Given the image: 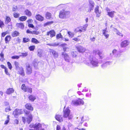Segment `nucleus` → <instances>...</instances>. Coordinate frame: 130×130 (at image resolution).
Returning <instances> with one entry per match:
<instances>
[{"instance_id": "f257e3e1", "label": "nucleus", "mask_w": 130, "mask_h": 130, "mask_svg": "<svg viewBox=\"0 0 130 130\" xmlns=\"http://www.w3.org/2000/svg\"><path fill=\"white\" fill-rule=\"evenodd\" d=\"M21 89L25 92L31 94L32 92V89L30 87H27L24 84H22L21 86Z\"/></svg>"}, {"instance_id": "f03ea898", "label": "nucleus", "mask_w": 130, "mask_h": 130, "mask_svg": "<svg viewBox=\"0 0 130 130\" xmlns=\"http://www.w3.org/2000/svg\"><path fill=\"white\" fill-rule=\"evenodd\" d=\"M84 104L83 101L82 99H78L76 100H73L71 103L72 105L75 106L83 105Z\"/></svg>"}, {"instance_id": "7ed1b4c3", "label": "nucleus", "mask_w": 130, "mask_h": 130, "mask_svg": "<svg viewBox=\"0 0 130 130\" xmlns=\"http://www.w3.org/2000/svg\"><path fill=\"white\" fill-rule=\"evenodd\" d=\"M69 13L68 11H66L64 10H62L59 12V18L61 19H66V16L68 15Z\"/></svg>"}, {"instance_id": "20e7f679", "label": "nucleus", "mask_w": 130, "mask_h": 130, "mask_svg": "<svg viewBox=\"0 0 130 130\" xmlns=\"http://www.w3.org/2000/svg\"><path fill=\"white\" fill-rule=\"evenodd\" d=\"M29 127L31 128H34L36 130H39L42 127V124L39 123H36L35 124H31L29 125Z\"/></svg>"}, {"instance_id": "39448f33", "label": "nucleus", "mask_w": 130, "mask_h": 130, "mask_svg": "<svg viewBox=\"0 0 130 130\" xmlns=\"http://www.w3.org/2000/svg\"><path fill=\"white\" fill-rule=\"evenodd\" d=\"M70 110L68 108H66L65 110L63 111V117L64 118H68L69 119L71 118L69 117L70 116Z\"/></svg>"}, {"instance_id": "423d86ee", "label": "nucleus", "mask_w": 130, "mask_h": 130, "mask_svg": "<svg viewBox=\"0 0 130 130\" xmlns=\"http://www.w3.org/2000/svg\"><path fill=\"white\" fill-rule=\"evenodd\" d=\"M93 54L94 55H96L97 54L100 59H102L104 57L103 55L102 52L99 50H94L93 51Z\"/></svg>"}, {"instance_id": "0eeeda50", "label": "nucleus", "mask_w": 130, "mask_h": 130, "mask_svg": "<svg viewBox=\"0 0 130 130\" xmlns=\"http://www.w3.org/2000/svg\"><path fill=\"white\" fill-rule=\"evenodd\" d=\"M23 113V111L21 109H16L13 111V114L15 117L19 115L22 114Z\"/></svg>"}, {"instance_id": "6e6552de", "label": "nucleus", "mask_w": 130, "mask_h": 130, "mask_svg": "<svg viewBox=\"0 0 130 130\" xmlns=\"http://www.w3.org/2000/svg\"><path fill=\"white\" fill-rule=\"evenodd\" d=\"M61 55L66 61L68 62H69L70 58L69 55L67 53L62 52L61 53Z\"/></svg>"}, {"instance_id": "1a4fd4ad", "label": "nucleus", "mask_w": 130, "mask_h": 130, "mask_svg": "<svg viewBox=\"0 0 130 130\" xmlns=\"http://www.w3.org/2000/svg\"><path fill=\"white\" fill-rule=\"evenodd\" d=\"M25 107L27 109L30 111H32L34 110V108L30 103H27L25 105Z\"/></svg>"}, {"instance_id": "9d476101", "label": "nucleus", "mask_w": 130, "mask_h": 130, "mask_svg": "<svg viewBox=\"0 0 130 130\" xmlns=\"http://www.w3.org/2000/svg\"><path fill=\"white\" fill-rule=\"evenodd\" d=\"M99 7L97 6L94 9V12L96 14V16L97 18L99 17L101 14V12L99 10Z\"/></svg>"}, {"instance_id": "9b49d317", "label": "nucleus", "mask_w": 130, "mask_h": 130, "mask_svg": "<svg viewBox=\"0 0 130 130\" xmlns=\"http://www.w3.org/2000/svg\"><path fill=\"white\" fill-rule=\"evenodd\" d=\"M56 33L55 31L53 30H50L46 33V35L47 36H50V37L52 38L55 36Z\"/></svg>"}, {"instance_id": "f8f14e48", "label": "nucleus", "mask_w": 130, "mask_h": 130, "mask_svg": "<svg viewBox=\"0 0 130 130\" xmlns=\"http://www.w3.org/2000/svg\"><path fill=\"white\" fill-rule=\"evenodd\" d=\"M88 26V24H86L83 26H81L80 27V29H79L78 30V31L80 32H84L86 31Z\"/></svg>"}, {"instance_id": "ddd939ff", "label": "nucleus", "mask_w": 130, "mask_h": 130, "mask_svg": "<svg viewBox=\"0 0 130 130\" xmlns=\"http://www.w3.org/2000/svg\"><path fill=\"white\" fill-rule=\"evenodd\" d=\"M76 48L78 52L79 53H83L85 52V49L83 46L79 45L76 47Z\"/></svg>"}, {"instance_id": "4468645a", "label": "nucleus", "mask_w": 130, "mask_h": 130, "mask_svg": "<svg viewBox=\"0 0 130 130\" xmlns=\"http://www.w3.org/2000/svg\"><path fill=\"white\" fill-rule=\"evenodd\" d=\"M32 72V70L29 64L26 66V73L28 75L30 74Z\"/></svg>"}, {"instance_id": "2eb2a0df", "label": "nucleus", "mask_w": 130, "mask_h": 130, "mask_svg": "<svg viewBox=\"0 0 130 130\" xmlns=\"http://www.w3.org/2000/svg\"><path fill=\"white\" fill-rule=\"evenodd\" d=\"M18 74L22 77L25 76V72L24 69L22 67L19 68V69L18 71Z\"/></svg>"}, {"instance_id": "dca6fc26", "label": "nucleus", "mask_w": 130, "mask_h": 130, "mask_svg": "<svg viewBox=\"0 0 130 130\" xmlns=\"http://www.w3.org/2000/svg\"><path fill=\"white\" fill-rule=\"evenodd\" d=\"M16 25L17 28L21 29H23L25 27L24 24L22 23H17L16 24Z\"/></svg>"}, {"instance_id": "f3484780", "label": "nucleus", "mask_w": 130, "mask_h": 130, "mask_svg": "<svg viewBox=\"0 0 130 130\" xmlns=\"http://www.w3.org/2000/svg\"><path fill=\"white\" fill-rule=\"evenodd\" d=\"M55 118L56 120L60 122L63 121L61 115H56L55 116Z\"/></svg>"}, {"instance_id": "a211bd4d", "label": "nucleus", "mask_w": 130, "mask_h": 130, "mask_svg": "<svg viewBox=\"0 0 130 130\" xmlns=\"http://www.w3.org/2000/svg\"><path fill=\"white\" fill-rule=\"evenodd\" d=\"M14 92V90L13 88H9L7 89L6 93V94L9 95L13 93Z\"/></svg>"}, {"instance_id": "6ab92c4d", "label": "nucleus", "mask_w": 130, "mask_h": 130, "mask_svg": "<svg viewBox=\"0 0 130 130\" xmlns=\"http://www.w3.org/2000/svg\"><path fill=\"white\" fill-rule=\"evenodd\" d=\"M20 35V32L17 30H15L12 32L11 34V36L13 37H15L19 36Z\"/></svg>"}, {"instance_id": "aec40b11", "label": "nucleus", "mask_w": 130, "mask_h": 130, "mask_svg": "<svg viewBox=\"0 0 130 130\" xmlns=\"http://www.w3.org/2000/svg\"><path fill=\"white\" fill-rule=\"evenodd\" d=\"M129 42L127 40H124L121 43L120 45L122 47H126L128 44Z\"/></svg>"}, {"instance_id": "412c9836", "label": "nucleus", "mask_w": 130, "mask_h": 130, "mask_svg": "<svg viewBox=\"0 0 130 130\" xmlns=\"http://www.w3.org/2000/svg\"><path fill=\"white\" fill-rule=\"evenodd\" d=\"M5 105L6 107L5 109V111L6 112H7L11 110L9 104L8 103L6 102L5 103Z\"/></svg>"}, {"instance_id": "4be33fe9", "label": "nucleus", "mask_w": 130, "mask_h": 130, "mask_svg": "<svg viewBox=\"0 0 130 130\" xmlns=\"http://www.w3.org/2000/svg\"><path fill=\"white\" fill-rule=\"evenodd\" d=\"M103 34L104 35L105 37H106V39L108 38L109 36V34H106V33L108 32L107 28H106L105 29L102 30Z\"/></svg>"}, {"instance_id": "5701e85b", "label": "nucleus", "mask_w": 130, "mask_h": 130, "mask_svg": "<svg viewBox=\"0 0 130 130\" xmlns=\"http://www.w3.org/2000/svg\"><path fill=\"white\" fill-rule=\"evenodd\" d=\"M35 17L36 20L39 21H42L44 20L43 17L39 14L36 15Z\"/></svg>"}, {"instance_id": "b1692460", "label": "nucleus", "mask_w": 130, "mask_h": 130, "mask_svg": "<svg viewBox=\"0 0 130 130\" xmlns=\"http://www.w3.org/2000/svg\"><path fill=\"white\" fill-rule=\"evenodd\" d=\"M11 38V37L10 35H8L5 38V43L6 44L8 43Z\"/></svg>"}, {"instance_id": "393cba45", "label": "nucleus", "mask_w": 130, "mask_h": 130, "mask_svg": "<svg viewBox=\"0 0 130 130\" xmlns=\"http://www.w3.org/2000/svg\"><path fill=\"white\" fill-rule=\"evenodd\" d=\"M28 98L29 101L31 102H34L36 99V97L32 94L29 95L28 96Z\"/></svg>"}, {"instance_id": "a878e982", "label": "nucleus", "mask_w": 130, "mask_h": 130, "mask_svg": "<svg viewBox=\"0 0 130 130\" xmlns=\"http://www.w3.org/2000/svg\"><path fill=\"white\" fill-rule=\"evenodd\" d=\"M81 36H78L76 37H74L72 39V40L74 42H78L81 41V38L80 37Z\"/></svg>"}, {"instance_id": "bb28decb", "label": "nucleus", "mask_w": 130, "mask_h": 130, "mask_svg": "<svg viewBox=\"0 0 130 130\" xmlns=\"http://www.w3.org/2000/svg\"><path fill=\"white\" fill-rule=\"evenodd\" d=\"M31 41L32 43L36 44H38L40 42L38 40L34 38H32Z\"/></svg>"}, {"instance_id": "cd10ccee", "label": "nucleus", "mask_w": 130, "mask_h": 130, "mask_svg": "<svg viewBox=\"0 0 130 130\" xmlns=\"http://www.w3.org/2000/svg\"><path fill=\"white\" fill-rule=\"evenodd\" d=\"M90 63L93 66L97 67L98 66V62L96 61L92 60L91 61Z\"/></svg>"}, {"instance_id": "c85d7f7f", "label": "nucleus", "mask_w": 130, "mask_h": 130, "mask_svg": "<svg viewBox=\"0 0 130 130\" xmlns=\"http://www.w3.org/2000/svg\"><path fill=\"white\" fill-rule=\"evenodd\" d=\"M115 13H116V12L114 11L108 12H107V15L111 18H112L114 17V14Z\"/></svg>"}, {"instance_id": "c756f323", "label": "nucleus", "mask_w": 130, "mask_h": 130, "mask_svg": "<svg viewBox=\"0 0 130 130\" xmlns=\"http://www.w3.org/2000/svg\"><path fill=\"white\" fill-rule=\"evenodd\" d=\"M46 18L48 19H50L52 18V14L49 12H47L45 14Z\"/></svg>"}, {"instance_id": "7c9ffc66", "label": "nucleus", "mask_w": 130, "mask_h": 130, "mask_svg": "<svg viewBox=\"0 0 130 130\" xmlns=\"http://www.w3.org/2000/svg\"><path fill=\"white\" fill-rule=\"evenodd\" d=\"M27 17L25 16H22L19 18V20L21 21H24L27 19Z\"/></svg>"}, {"instance_id": "2f4dec72", "label": "nucleus", "mask_w": 130, "mask_h": 130, "mask_svg": "<svg viewBox=\"0 0 130 130\" xmlns=\"http://www.w3.org/2000/svg\"><path fill=\"white\" fill-rule=\"evenodd\" d=\"M32 115H30L27 118V121L28 124H29L32 121Z\"/></svg>"}, {"instance_id": "473e14b6", "label": "nucleus", "mask_w": 130, "mask_h": 130, "mask_svg": "<svg viewBox=\"0 0 130 130\" xmlns=\"http://www.w3.org/2000/svg\"><path fill=\"white\" fill-rule=\"evenodd\" d=\"M24 12L25 14L28 17H30L32 15L31 12L28 9L24 11Z\"/></svg>"}, {"instance_id": "72a5a7b5", "label": "nucleus", "mask_w": 130, "mask_h": 130, "mask_svg": "<svg viewBox=\"0 0 130 130\" xmlns=\"http://www.w3.org/2000/svg\"><path fill=\"white\" fill-rule=\"evenodd\" d=\"M11 21V19L10 17L8 16H6L5 19V23L6 24H8Z\"/></svg>"}, {"instance_id": "f704fd0d", "label": "nucleus", "mask_w": 130, "mask_h": 130, "mask_svg": "<svg viewBox=\"0 0 130 130\" xmlns=\"http://www.w3.org/2000/svg\"><path fill=\"white\" fill-rule=\"evenodd\" d=\"M0 56L1 57V58L0 59V60L2 61H3L5 60V59L4 58V54L3 52H2L0 54Z\"/></svg>"}, {"instance_id": "c9c22d12", "label": "nucleus", "mask_w": 130, "mask_h": 130, "mask_svg": "<svg viewBox=\"0 0 130 130\" xmlns=\"http://www.w3.org/2000/svg\"><path fill=\"white\" fill-rule=\"evenodd\" d=\"M37 55L40 57H41L42 56V50L39 49L37 51Z\"/></svg>"}, {"instance_id": "e433bc0d", "label": "nucleus", "mask_w": 130, "mask_h": 130, "mask_svg": "<svg viewBox=\"0 0 130 130\" xmlns=\"http://www.w3.org/2000/svg\"><path fill=\"white\" fill-rule=\"evenodd\" d=\"M77 52L74 51L71 53V55L72 57H76L77 56Z\"/></svg>"}, {"instance_id": "4c0bfd02", "label": "nucleus", "mask_w": 130, "mask_h": 130, "mask_svg": "<svg viewBox=\"0 0 130 130\" xmlns=\"http://www.w3.org/2000/svg\"><path fill=\"white\" fill-rule=\"evenodd\" d=\"M30 39L28 38H24L23 39V42L24 43H26L29 42Z\"/></svg>"}, {"instance_id": "58836bf2", "label": "nucleus", "mask_w": 130, "mask_h": 130, "mask_svg": "<svg viewBox=\"0 0 130 130\" xmlns=\"http://www.w3.org/2000/svg\"><path fill=\"white\" fill-rule=\"evenodd\" d=\"M52 53L55 58L58 57V54L55 51H53Z\"/></svg>"}, {"instance_id": "ea45409f", "label": "nucleus", "mask_w": 130, "mask_h": 130, "mask_svg": "<svg viewBox=\"0 0 130 130\" xmlns=\"http://www.w3.org/2000/svg\"><path fill=\"white\" fill-rule=\"evenodd\" d=\"M28 49L30 51H33L35 49V46L34 45L30 46Z\"/></svg>"}, {"instance_id": "a19ab883", "label": "nucleus", "mask_w": 130, "mask_h": 130, "mask_svg": "<svg viewBox=\"0 0 130 130\" xmlns=\"http://www.w3.org/2000/svg\"><path fill=\"white\" fill-rule=\"evenodd\" d=\"M7 63L8 68L10 70H11L12 68V67L11 63L9 61H7Z\"/></svg>"}, {"instance_id": "79ce46f5", "label": "nucleus", "mask_w": 130, "mask_h": 130, "mask_svg": "<svg viewBox=\"0 0 130 130\" xmlns=\"http://www.w3.org/2000/svg\"><path fill=\"white\" fill-rule=\"evenodd\" d=\"M14 63L16 69H18L19 68V64L18 62L16 61H15L14 62Z\"/></svg>"}, {"instance_id": "37998d69", "label": "nucleus", "mask_w": 130, "mask_h": 130, "mask_svg": "<svg viewBox=\"0 0 130 130\" xmlns=\"http://www.w3.org/2000/svg\"><path fill=\"white\" fill-rule=\"evenodd\" d=\"M68 34L69 35V37H70L72 38L74 36V34L72 32H71L68 31Z\"/></svg>"}, {"instance_id": "c03bdc74", "label": "nucleus", "mask_w": 130, "mask_h": 130, "mask_svg": "<svg viewBox=\"0 0 130 130\" xmlns=\"http://www.w3.org/2000/svg\"><path fill=\"white\" fill-rule=\"evenodd\" d=\"M10 120L9 116L7 115V120H6L4 122V124L5 125H6L8 124Z\"/></svg>"}, {"instance_id": "a18cd8bd", "label": "nucleus", "mask_w": 130, "mask_h": 130, "mask_svg": "<svg viewBox=\"0 0 130 130\" xmlns=\"http://www.w3.org/2000/svg\"><path fill=\"white\" fill-rule=\"evenodd\" d=\"M20 15L19 13H14L13 14V16L15 18H19Z\"/></svg>"}, {"instance_id": "49530a36", "label": "nucleus", "mask_w": 130, "mask_h": 130, "mask_svg": "<svg viewBox=\"0 0 130 130\" xmlns=\"http://www.w3.org/2000/svg\"><path fill=\"white\" fill-rule=\"evenodd\" d=\"M53 23V21L47 22L44 24V26H45L47 25H51V24Z\"/></svg>"}, {"instance_id": "de8ad7c7", "label": "nucleus", "mask_w": 130, "mask_h": 130, "mask_svg": "<svg viewBox=\"0 0 130 130\" xmlns=\"http://www.w3.org/2000/svg\"><path fill=\"white\" fill-rule=\"evenodd\" d=\"M4 25L5 24L3 22L0 20V27L2 28L4 27Z\"/></svg>"}, {"instance_id": "09e8293b", "label": "nucleus", "mask_w": 130, "mask_h": 130, "mask_svg": "<svg viewBox=\"0 0 130 130\" xmlns=\"http://www.w3.org/2000/svg\"><path fill=\"white\" fill-rule=\"evenodd\" d=\"M4 71L6 74L8 75L9 76H10V74L9 72L8 69L7 68L4 70Z\"/></svg>"}, {"instance_id": "8fccbe9b", "label": "nucleus", "mask_w": 130, "mask_h": 130, "mask_svg": "<svg viewBox=\"0 0 130 130\" xmlns=\"http://www.w3.org/2000/svg\"><path fill=\"white\" fill-rule=\"evenodd\" d=\"M56 38L58 39L60 38H62V35L60 33L57 34L56 36Z\"/></svg>"}, {"instance_id": "3c124183", "label": "nucleus", "mask_w": 130, "mask_h": 130, "mask_svg": "<svg viewBox=\"0 0 130 130\" xmlns=\"http://www.w3.org/2000/svg\"><path fill=\"white\" fill-rule=\"evenodd\" d=\"M20 56L14 55L12 56L11 58L13 59H18L20 58Z\"/></svg>"}, {"instance_id": "603ef678", "label": "nucleus", "mask_w": 130, "mask_h": 130, "mask_svg": "<svg viewBox=\"0 0 130 130\" xmlns=\"http://www.w3.org/2000/svg\"><path fill=\"white\" fill-rule=\"evenodd\" d=\"M39 34V32L37 31L34 30L32 31V34L38 35Z\"/></svg>"}, {"instance_id": "864d4df0", "label": "nucleus", "mask_w": 130, "mask_h": 130, "mask_svg": "<svg viewBox=\"0 0 130 130\" xmlns=\"http://www.w3.org/2000/svg\"><path fill=\"white\" fill-rule=\"evenodd\" d=\"M7 31H5L2 33L1 36L2 37H4L6 34H7Z\"/></svg>"}, {"instance_id": "5fc2aeb1", "label": "nucleus", "mask_w": 130, "mask_h": 130, "mask_svg": "<svg viewBox=\"0 0 130 130\" xmlns=\"http://www.w3.org/2000/svg\"><path fill=\"white\" fill-rule=\"evenodd\" d=\"M94 7V5H93L91 4L90 5V9H89L88 10V11L90 12L91 11V10H93Z\"/></svg>"}, {"instance_id": "6e6d98bb", "label": "nucleus", "mask_w": 130, "mask_h": 130, "mask_svg": "<svg viewBox=\"0 0 130 130\" xmlns=\"http://www.w3.org/2000/svg\"><path fill=\"white\" fill-rule=\"evenodd\" d=\"M33 21V20L31 19H29L27 21V22L28 23V24H30L32 23Z\"/></svg>"}, {"instance_id": "4d7b16f0", "label": "nucleus", "mask_w": 130, "mask_h": 130, "mask_svg": "<svg viewBox=\"0 0 130 130\" xmlns=\"http://www.w3.org/2000/svg\"><path fill=\"white\" fill-rule=\"evenodd\" d=\"M22 56L23 57H26L28 55V53L27 52H25V53H22Z\"/></svg>"}, {"instance_id": "13d9d810", "label": "nucleus", "mask_w": 130, "mask_h": 130, "mask_svg": "<svg viewBox=\"0 0 130 130\" xmlns=\"http://www.w3.org/2000/svg\"><path fill=\"white\" fill-rule=\"evenodd\" d=\"M56 130H61L60 126L59 125H57L56 127Z\"/></svg>"}, {"instance_id": "bf43d9fd", "label": "nucleus", "mask_w": 130, "mask_h": 130, "mask_svg": "<svg viewBox=\"0 0 130 130\" xmlns=\"http://www.w3.org/2000/svg\"><path fill=\"white\" fill-rule=\"evenodd\" d=\"M28 26L29 27L34 28V26L31 24H28Z\"/></svg>"}, {"instance_id": "052dcab7", "label": "nucleus", "mask_w": 130, "mask_h": 130, "mask_svg": "<svg viewBox=\"0 0 130 130\" xmlns=\"http://www.w3.org/2000/svg\"><path fill=\"white\" fill-rule=\"evenodd\" d=\"M32 31H30L29 29H27L26 31V32L27 34H32Z\"/></svg>"}, {"instance_id": "680f3d73", "label": "nucleus", "mask_w": 130, "mask_h": 130, "mask_svg": "<svg viewBox=\"0 0 130 130\" xmlns=\"http://www.w3.org/2000/svg\"><path fill=\"white\" fill-rule=\"evenodd\" d=\"M0 67L2 69H4V70L5 69H6L7 68V67H5L4 65L3 64H1L0 65Z\"/></svg>"}, {"instance_id": "e2e57ef3", "label": "nucleus", "mask_w": 130, "mask_h": 130, "mask_svg": "<svg viewBox=\"0 0 130 130\" xmlns=\"http://www.w3.org/2000/svg\"><path fill=\"white\" fill-rule=\"evenodd\" d=\"M22 118L23 122L24 123L26 121V118L24 117H22Z\"/></svg>"}, {"instance_id": "0e129e2a", "label": "nucleus", "mask_w": 130, "mask_h": 130, "mask_svg": "<svg viewBox=\"0 0 130 130\" xmlns=\"http://www.w3.org/2000/svg\"><path fill=\"white\" fill-rule=\"evenodd\" d=\"M14 123L15 124H18L19 123V121L17 119H15L14 120Z\"/></svg>"}, {"instance_id": "69168bd1", "label": "nucleus", "mask_w": 130, "mask_h": 130, "mask_svg": "<svg viewBox=\"0 0 130 130\" xmlns=\"http://www.w3.org/2000/svg\"><path fill=\"white\" fill-rule=\"evenodd\" d=\"M66 45H67V44L65 43H62L61 45V46L62 47H63H63H64Z\"/></svg>"}, {"instance_id": "338daca9", "label": "nucleus", "mask_w": 130, "mask_h": 130, "mask_svg": "<svg viewBox=\"0 0 130 130\" xmlns=\"http://www.w3.org/2000/svg\"><path fill=\"white\" fill-rule=\"evenodd\" d=\"M88 89L86 88V87L84 88L83 89L82 91H85L86 92L88 91Z\"/></svg>"}, {"instance_id": "774afa93", "label": "nucleus", "mask_w": 130, "mask_h": 130, "mask_svg": "<svg viewBox=\"0 0 130 130\" xmlns=\"http://www.w3.org/2000/svg\"><path fill=\"white\" fill-rule=\"evenodd\" d=\"M95 38L94 37H93L92 38H90V40L92 41H94L95 40Z\"/></svg>"}]
</instances>
